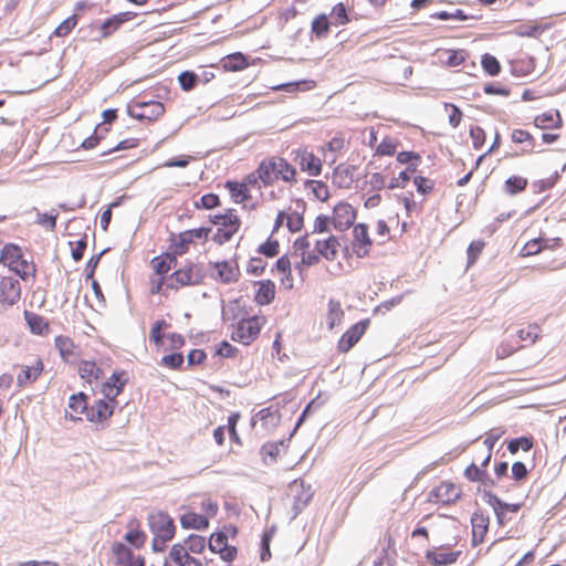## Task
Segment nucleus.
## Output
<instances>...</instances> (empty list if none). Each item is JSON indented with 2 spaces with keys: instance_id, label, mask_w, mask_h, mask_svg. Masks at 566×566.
<instances>
[{
  "instance_id": "48",
  "label": "nucleus",
  "mask_w": 566,
  "mask_h": 566,
  "mask_svg": "<svg viewBox=\"0 0 566 566\" xmlns=\"http://www.w3.org/2000/svg\"><path fill=\"white\" fill-rule=\"evenodd\" d=\"M528 181L525 177L513 175L510 176L504 182L506 193L514 196L526 189Z\"/></svg>"
},
{
  "instance_id": "13",
  "label": "nucleus",
  "mask_w": 566,
  "mask_h": 566,
  "mask_svg": "<svg viewBox=\"0 0 566 566\" xmlns=\"http://www.w3.org/2000/svg\"><path fill=\"white\" fill-rule=\"evenodd\" d=\"M294 161L298 165L303 172L311 177H318L323 170V161L313 151L305 147L297 148L293 151Z\"/></svg>"
},
{
  "instance_id": "50",
  "label": "nucleus",
  "mask_w": 566,
  "mask_h": 566,
  "mask_svg": "<svg viewBox=\"0 0 566 566\" xmlns=\"http://www.w3.org/2000/svg\"><path fill=\"white\" fill-rule=\"evenodd\" d=\"M412 182L416 187V190L419 195L427 197L434 191L436 181L429 177L424 176H413Z\"/></svg>"
},
{
  "instance_id": "10",
  "label": "nucleus",
  "mask_w": 566,
  "mask_h": 566,
  "mask_svg": "<svg viewBox=\"0 0 566 566\" xmlns=\"http://www.w3.org/2000/svg\"><path fill=\"white\" fill-rule=\"evenodd\" d=\"M19 369L17 385L21 388L35 382L44 370V363L40 356H32L27 363L14 366Z\"/></svg>"
},
{
  "instance_id": "63",
  "label": "nucleus",
  "mask_w": 566,
  "mask_h": 566,
  "mask_svg": "<svg viewBox=\"0 0 566 566\" xmlns=\"http://www.w3.org/2000/svg\"><path fill=\"white\" fill-rule=\"evenodd\" d=\"M258 251L268 256V258H274L279 254L280 252V244H279V241L277 240H272L271 238H269L265 242H263Z\"/></svg>"
},
{
  "instance_id": "58",
  "label": "nucleus",
  "mask_w": 566,
  "mask_h": 566,
  "mask_svg": "<svg viewBox=\"0 0 566 566\" xmlns=\"http://www.w3.org/2000/svg\"><path fill=\"white\" fill-rule=\"evenodd\" d=\"M59 213L57 212H50V213H38L36 217V224L41 226L45 230H49L51 232L55 231L56 228V220H57Z\"/></svg>"
},
{
  "instance_id": "41",
  "label": "nucleus",
  "mask_w": 566,
  "mask_h": 566,
  "mask_svg": "<svg viewBox=\"0 0 566 566\" xmlns=\"http://www.w3.org/2000/svg\"><path fill=\"white\" fill-rule=\"evenodd\" d=\"M344 311L342 308L340 302L334 298H331L327 304L326 312V323L329 329H333L335 326L339 325L344 318Z\"/></svg>"
},
{
  "instance_id": "20",
  "label": "nucleus",
  "mask_w": 566,
  "mask_h": 566,
  "mask_svg": "<svg viewBox=\"0 0 566 566\" xmlns=\"http://www.w3.org/2000/svg\"><path fill=\"white\" fill-rule=\"evenodd\" d=\"M460 551H453L449 546H439L427 551L426 559L433 566H448L454 564L460 557Z\"/></svg>"
},
{
  "instance_id": "12",
  "label": "nucleus",
  "mask_w": 566,
  "mask_h": 566,
  "mask_svg": "<svg viewBox=\"0 0 566 566\" xmlns=\"http://www.w3.org/2000/svg\"><path fill=\"white\" fill-rule=\"evenodd\" d=\"M357 218V210L347 201H339L333 207L331 220L337 231H346L354 227Z\"/></svg>"
},
{
  "instance_id": "54",
  "label": "nucleus",
  "mask_w": 566,
  "mask_h": 566,
  "mask_svg": "<svg viewBox=\"0 0 566 566\" xmlns=\"http://www.w3.org/2000/svg\"><path fill=\"white\" fill-rule=\"evenodd\" d=\"M534 446V440L532 437H521L517 439H513L507 443V450L510 453L515 454L520 449L523 451H530Z\"/></svg>"
},
{
  "instance_id": "46",
  "label": "nucleus",
  "mask_w": 566,
  "mask_h": 566,
  "mask_svg": "<svg viewBox=\"0 0 566 566\" xmlns=\"http://www.w3.org/2000/svg\"><path fill=\"white\" fill-rule=\"evenodd\" d=\"M306 189H308L315 199L325 202L331 197L328 186L322 180L311 179L305 182Z\"/></svg>"
},
{
  "instance_id": "44",
  "label": "nucleus",
  "mask_w": 566,
  "mask_h": 566,
  "mask_svg": "<svg viewBox=\"0 0 566 566\" xmlns=\"http://www.w3.org/2000/svg\"><path fill=\"white\" fill-rule=\"evenodd\" d=\"M332 22L325 13L315 17L311 23V32L316 39H324L328 35Z\"/></svg>"
},
{
  "instance_id": "23",
  "label": "nucleus",
  "mask_w": 566,
  "mask_h": 566,
  "mask_svg": "<svg viewBox=\"0 0 566 566\" xmlns=\"http://www.w3.org/2000/svg\"><path fill=\"white\" fill-rule=\"evenodd\" d=\"M490 518L489 515L481 511L474 512L471 517L472 527V544L478 546L484 542L489 531Z\"/></svg>"
},
{
  "instance_id": "47",
  "label": "nucleus",
  "mask_w": 566,
  "mask_h": 566,
  "mask_svg": "<svg viewBox=\"0 0 566 566\" xmlns=\"http://www.w3.org/2000/svg\"><path fill=\"white\" fill-rule=\"evenodd\" d=\"M542 333V328L538 324L533 323L518 329L517 337L525 345H533L537 342Z\"/></svg>"
},
{
  "instance_id": "45",
  "label": "nucleus",
  "mask_w": 566,
  "mask_h": 566,
  "mask_svg": "<svg viewBox=\"0 0 566 566\" xmlns=\"http://www.w3.org/2000/svg\"><path fill=\"white\" fill-rule=\"evenodd\" d=\"M186 551L190 552L192 555H201L205 553L207 548V541L203 536L191 534L189 535L184 543H180Z\"/></svg>"
},
{
  "instance_id": "64",
  "label": "nucleus",
  "mask_w": 566,
  "mask_h": 566,
  "mask_svg": "<svg viewBox=\"0 0 566 566\" xmlns=\"http://www.w3.org/2000/svg\"><path fill=\"white\" fill-rule=\"evenodd\" d=\"M412 180V177L403 169L398 176L389 180V190L403 189Z\"/></svg>"
},
{
  "instance_id": "42",
  "label": "nucleus",
  "mask_w": 566,
  "mask_h": 566,
  "mask_svg": "<svg viewBox=\"0 0 566 566\" xmlns=\"http://www.w3.org/2000/svg\"><path fill=\"white\" fill-rule=\"evenodd\" d=\"M25 321L33 334L36 335H46L50 332L49 322L40 316L39 314L25 312L24 314Z\"/></svg>"
},
{
  "instance_id": "11",
  "label": "nucleus",
  "mask_w": 566,
  "mask_h": 566,
  "mask_svg": "<svg viewBox=\"0 0 566 566\" xmlns=\"http://www.w3.org/2000/svg\"><path fill=\"white\" fill-rule=\"evenodd\" d=\"M462 488L451 481H442L431 490L429 501L441 505L455 504L462 497Z\"/></svg>"
},
{
  "instance_id": "43",
  "label": "nucleus",
  "mask_w": 566,
  "mask_h": 566,
  "mask_svg": "<svg viewBox=\"0 0 566 566\" xmlns=\"http://www.w3.org/2000/svg\"><path fill=\"white\" fill-rule=\"evenodd\" d=\"M400 146V142L397 137L386 136L375 147V156L384 157V156H394L397 155V149Z\"/></svg>"
},
{
  "instance_id": "35",
  "label": "nucleus",
  "mask_w": 566,
  "mask_h": 566,
  "mask_svg": "<svg viewBox=\"0 0 566 566\" xmlns=\"http://www.w3.org/2000/svg\"><path fill=\"white\" fill-rule=\"evenodd\" d=\"M54 346L64 361H70L77 356V346L69 336H56L54 338Z\"/></svg>"
},
{
  "instance_id": "16",
  "label": "nucleus",
  "mask_w": 566,
  "mask_h": 566,
  "mask_svg": "<svg viewBox=\"0 0 566 566\" xmlns=\"http://www.w3.org/2000/svg\"><path fill=\"white\" fill-rule=\"evenodd\" d=\"M116 401L102 398L95 400L92 405L87 403L86 420L93 423H103L114 413Z\"/></svg>"
},
{
  "instance_id": "9",
  "label": "nucleus",
  "mask_w": 566,
  "mask_h": 566,
  "mask_svg": "<svg viewBox=\"0 0 566 566\" xmlns=\"http://www.w3.org/2000/svg\"><path fill=\"white\" fill-rule=\"evenodd\" d=\"M177 263V256L175 253L168 249L167 252L160 253L157 256H154L150 260V268L153 270V274L149 276V293L153 295V283L161 279L165 282V279L170 274V270Z\"/></svg>"
},
{
  "instance_id": "62",
  "label": "nucleus",
  "mask_w": 566,
  "mask_h": 566,
  "mask_svg": "<svg viewBox=\"0 0 566 566\" xmlns=\"http://www.w3.org/2000/svg\"><path fill=\"white\" fill-rule=\"evenodd\" d=\"M511 140L515 144H527L531 147L534 146V137L533 135L521 128L513 129L511 133Z\"/></svg>"
},
{
  "instance_id": "8",
  "label": "nucleus",
  "mask_w": 566,
  "mask_h": 566,
  "mask_svg": "<svg viewBox=\"0 0 566 566\" xmlns=\"http://www.w3.org/2000/svg\"><path fill=\"white\" fill-rule=\"evenodd\" d=\"M210 276L220 284H233L241 277L239 263L235 259L211 262Z\"/></svg>"
},
{
  "instance_id": "19",
  "label": "nucleus",
  "mask_w": 566,
  "mask_h": 566,
  "mask_svg": "<svg viewBox=\"0 0 566 566\" xmlns=\"http://www.w3.org/2000/svg\"><path fill=\"white\" fill-rule=\"evenodd\" d=\"M169 558L177 566H211L212 559H201L195 557L190 552L186 551L180 543L174 544L169 552Z\"/></svg>"
},
{
  "instance_id": "22",
  "label": "nucleus",
  "mask_w": 566,
  "mask_h": 566,
  "mask_svg": "<svg viewBox=\"0 0 566 566\" xmlns=\"http://www.w3.org/2000/svg\"><path fill=\"white\" fill-rule=\"evenodd\" d=\"M127 381L128 378L125 371H114L108 380L103 384L102 392L111 401H116Z\"/></svg>"
},
{
  "instance_id": "32",
  "label": "nucleus",
  "mask_w": 566,
  "mask_h": 566,
  "mask_svg": "<svg viewBox=\"0 0 566 566\" xmlns=\"http://www.w3.org/2000/svg\"><path fill=\"white\" fill-rule=\"evenodd\" d=\"M396 160L400 165H405V170L413 178L418 176V168L422 163V157L419 153L412 150L398 151Z\"/></svg>"
},
{
  "instance_id": "38",
  "label": "nucleus",
  "mask_w": 566,
  "mask_h": 566,
  "mask_svg": "<svg viewBox=\"0 0 566 566\" xmlns=\"http://www.w3.org/2000/svg\"><path fill=\"white\" fill-rule=\"evenodd\" d=\"M438 52L442 63L450 67L463 64L468 57L465 50L441 49Z\"/></svg>"
},
{
  "instance_id": "4",
  "label": "nucleus",
  "mask_w": 566,
  "mask_h": 566,
  "mask_svg": "<svg viewBox=\"0 0 566 566\" xmlns=\"http://www.w3.org/2000/svg\"><path fill=\"white\" fill-rule=\"evenodd\" d=\"M209 222L217 227L212 240L218 245L231 241L242 226L241 218L233 208H228L222 212L209 216Z\"/></svg>"
},
{
  "instance_id": "34",
  "label": "nucleus",
  "mask_w": 566,
  "mask_h": 566,
  "mask_svg": "<svg viewBox=\"0 0 566 566\" xmlns=\"http://www.w3.org/2000/svg\"><path fill=\"white\" fill-rule=\"evenodd\" d=\"M20 284L11 277L0 281V298L9 304H14L20 298Z\"/></svg>"
},
{
  "instance_id": "5",
  "label": "nucleus",
  "mask_w": 566,
  "mask_h": 566,
  "mask_svg": "<svg viewBox=\"0 0 566 566\" xmlns=\"http://www.w3.org/2000/svg\"><path fill=\"white\" fill-rule=\"evenodd\" d=\"M148 526L154 537L151 546L155 552H163L166 544L170 542L176 534L174 520L168 513L158 511L148 515Z\"/></svg>"
},
{
  "instance_id": "60",
  "label": "nucleus",
  "mask_w": 566,
  "mask_h": 566,
  "mask_svg": "<svg viewBox=\"0 0 566 566\" xmlns=\"http://www.w3.org/2000/svg\"><path fill=\"white\" fill-rule=\"evenodd\" d=\"M332 17H333V24L335 25H345L350 22V19L347 14L346 8L344 3L339 2L336 3L332 8Z\"/></svg>"
},
{
  "instance_id": "29",
  "label": "nucleus",
  "mask_w": 566,
  "mask_h": 566,
  "mask_svg": "<svg viewBox=\"0 0 566 566\" xmlns=\"http://www.w3.org/2000/svg\"><path fill=\"white\" fill-rule=\"evenodd\" d=\"M136 17L135 12L126 11L112 15L101 25V36L108 38L116 32L125 22L133 20Z\"/></svg>"
},
{
  "instance_id": "26",
  "label": "nucleus",
  "mask_w": 566,
  "mask_h": 566,
  "mask_svg": "<svg viewBox=\"0 0 566 566\" xmlns=\"http://www.w3.org/2000/svg\"><path fill=\"white\" fill-rule=\"evenodd\" d=\"M533 124L542 130L559 129L563 126V118L558 109H551L536 115Z\"/></svg>"
},
{
  "instance_id": "7",
  "label": "nucleus",
  "mask_w": 566,
  "mask_h": 566,
  "mask_svg": "<svg viewBox=\"0 0 566 566\" xmlns=\"http://www.w3.org/2000/svg\"><path fill=\"white\" fill-rule=\"evenodd\" d=\"M266 318L263 315H253L240 319L231 333V339L242 345H251L260 335Z\"/></svg>"
},
{
  "instance_id": "61",
  "label": "nucleus",
  "mask_w": 566,
  "mask_h": 566,
  "mask_svg": "<svg viewBox=\"0 0 566 566\" xmlns=\"http://www.w3.org/2000/svg\"><path fill=\"white\" fill-rule=\"evenodd\" d=\"M399 202L403 206L407 216H411L413 212L421 211V205H419L412 192L405 193L399 197Z\"/></svg>"
},
{
  "instance_id": "52",
  "label": "nucleus",
  "mask_w": 566,
  "mask_h": 566,
  "mask_svg": "<svg viewBox=\"0 0 566 566\" xmlns=\"http://www.w3.org/2000/svg\"><path fill=\"white\" fill-rule=\"evenodd\" d=\"M286 227L291 232H298L304 226L303 214L289 208L285 210Z\"/></svg>"
},
{
  "instance_id": "3",
  "label": "nucleus",
  "mask_w": 566,
  "mask_h": 566,
  "mask_svg": "<svg viewBox=\"0 0 566 566\" xmlns=\"http://www.w3.org/2000/svg\"><path fill=\"white\" fill-rule=\"evenodd\" d=\"M211 232L212 229L210 227H200L178 233H170L168 238V249L171 250L177 258L185 255L192 248L205 245Z\"/></svg>"
},
{
  "instance_id": "21",
  "label": "nucleus",
  "mask_w": 566,
  "mask_h": 566,
  "mask_svg": "<svg viewBox=\"0 0 566 566\" xmlns=\"http://www.w3.org/2000/svg\"><path fill=\"white\" fill-rule=\"evenodd\" d=\"M478 459H481V464L478 465L475 462L470 463L463 471V476L469 482L480 483L482 485L493 486L494 481L490 478L488 472L489 465H483V457L476 455Z\"/></svg>"
},
{
  "instance_id": "40",
  "label": "nucleus",
  "mask_w": 566,
  "mask_h": 566,
  "mask_svg": "<svg viewBox=\"0 0 566 566\" xmlns=\"http://www.w3.org/2000/svg\"><path fill=\"white\" fill-rule=\"evenodd\" d=\"M333 182L339 187L348 189L354 182L353 169L346 165H338L333 171Z\"/></svg>"
},
{
  "instance_id": "57",
  "label": "nucleus",
  "mask_w": 566,
  "mask_h": 566,
  "mask_svg": "<svg viewBox=\"0 0 566 566\" xmlns=\"http://www.w3.org/2000/svg\"><path fill=\"white\" fill-rule=\"evenodd\" d=\"M168 327V323L165 319L156 321L150 329L149 338L157 346L163 345L164 334L163 331Z\"/></svg>"
},
{
  "instance_id": "51",
  "label": "nucleus",
  "mask_w": 566,
  "mask_h": 566,
  "mask_svg": "<svg viewBox=\"0 0 566 566\" xmlns=\"http://www.w3.org/2000/svg\"><path fill=\"white\" fill-rule=\"evenodd\" d=\"M481 65L484 72L490 76H496L501 72V64L499 60L490 53L482 55Z\"/></svg>"
},
{
  "instance_id": "31",
  "label": "nucleus",
  "mask_w": 566,
  "mask_h": 566,
  "mask_svg": "<svg viewBox=\"0 0 566 566\" xmlns=\"http://www.w3.org/2000/svg\"><path fill=\"white\" fill-rule=\"evenodd\" d=\"M506 430L503 427H495L485 432L484 446L485 449L481 452L483 457V465H489L492 459L493 448L496 442L505 434Z\"/></svg>"
},
{
  "instance_id": "30",
  "label": "nucleus",
  "mask_w": 566,
  "mask_h": 566,
  "mask_svg": "<svg viewBox=\"0 0 566 566\" xmlns=\"http://www.w3.org/2000/svg\"><path fill=\"white\" fill-rule=\"evenodd\" d=\"M209 518L203 514L196 513L192 510H186L180 516V525L185 530L203 531L209 527Z\"/></svg>"
},
{
  "instance_id": "17",
  "label": "nucleus",
  "mask_w": 566,
  "mask_h": 566,
  "mask_svg": "<svg viewBox=\"0 0 566 566\" xmlns=\"http://www.w3.org/2000/svg\"><path fill=\"white\" fill-rule=\"evenodd\" d=\"M165 113V106L161 102L149 101V102H135L130 116L137 119H147L155 122L161 117Z\"/></svg>"
},
{
  "instance_id": "25",
  "label": "nucleus",
  "mask_w": 566,
  "mask_h": 566,
  "mask_svg": "<svg viewBox=\"0 0 566 566\" xmlns=\"http://www.w3.org/2000/svg\"><path fill=\"white\" fill-rule=\"evenodd\" d=\"M87 403V396L84 392L72 395L67 402L70 419L73 421H82L83 417L86 418Z\"/></svg>"
},
{
  "instance_id": "56",
  "label": "nucleus",
  "mask_w": 566,
  "mask_h": 566,
  "mask_svg": "<svg viewBox=\"0 0 566 566\" xmlns=\"http://www.w3.org/2000/svg\"><path fill=\"white\" fill-rule=\"evenodd\" d=\"M367 185L376 191H380L384 189L389 190V181L381 172H371L367 176Z\"/></svg>"
},
{
  "instance_id": "6",
  "label": "nucleus",
  "mask_w": 566,
  "mask_h": 566,
  "mask_svg": "<svg viewBox=\"0 0 566 566\" xmlns=\"http://www.w3.org/2000/svg\"><path fill=\"white\" fill-rule=\"evenodd\" d=\"M0 263L8 266L22 280L34 277L35 275L34 264L24 259L22 250L15 244H7L2 249L0 254Z\"/></svg>"
},
{
  "instance_id": "27",
  "label": "nucleus",
  "mask_w": 566,
  "mask_h": 566,
  "mask_svg": "<svg viewBox=\"0 0 566 566\" xmlns=\"http://www.w3.org/2000/svg\"><path fill=\"white\" fill-rule=\"evenodd\" d=\"M339 249L340 242L335 235H329L326 239L317 240L315 243V251L319 256L326 259L327 261L336 260Z\"/></svg>"
},
{
  "instance_id": "33",
  "label": "nucleus",
  "mask_w": 566,
  "mask_h": 566,
  "mask_svg": "<svg viewBox=\"0 0 566 566\" xmlns=\"http://www.w3.org/2000/svg\"><path fill=\"white\" fill-rule=\"evenodd\" d=\"M78 375L87 384H97L104 376L103 370L93 360H83L78 364Z\"/></svg>"
},
{
  "instance_id": "55",
  "label": "nucleus",
  "mask_w": 566,
  "mask_h": 566,
  "mask_svg": "<svg viewBox=\"0 0 566 566\" xmlns=\"http://www.w3.org/2000/svg\"><path fill=\"white\" fill-rule=\"evenodd\" d=\"M77 24V15L73 14L62 21L53 31V34L57 38H64L69 35Z\"/></svg>"
},
{
  "instance_id": "49",
  "label": "nucleus",
  "mask_w": 566,
  "mask_h": 566,
  "mask_svg": "<svg viewBox=\"0 0 566 566\" xmlns=\"http://www.w3.org/2000/svg\"><path fill=\"white\" fill-rule=\"evenodd\" d=\"M223 67L227 71H241L248 66L245 56L242 53H233L223 59Z\"/></svg>"
},
{
  "instance_id": "1",
  "label": "nucleus",
  "mask_w": 566,
  "mask_h": 566,
  "mask_svg": "<svg viewBox=\"0 0 566 566\" xmlns=\"http://www.w3.org/2000/svg\"><path fill=\"white\" fill-rule=\"evenodd\" d=\"M205 280V273L200 264L186 262L165 279L153 283V295L168 296L169 292H177L180 289L199 285Z\"/></svg>"
},
{
  "instance_id": "36",
  "label": "nucleus",
  "mask_w": 566,
  "mask_h": 566,
  "mask_svg": "<svg viewBox=\"0 0 566 566\" xmlns=\"http://www.w3.org/2000/svg\"><path fill=\"white\" fill-rule=\"evenodd\" d=\"M224 187L229 191L230 198L234 203H245L252 199L251 192L245 187V184L227 180Z\"/></svg>"
},
{
  "instance_id": "39",
  "label": "nucleus",
  "mask_w": 566,
  "mask_h": 566,
  "mask_svg": "<svg viewBox=\"0 0 566 566\" xmlns=\"http://www.w3.org/2000/svg\"><path fill=\"white\" fill-rule=\"evenodd\" d=\"M489 504L494 509L499 523L503 524V520L507 512L516 513L521 509V504H509L502 502L496 495L489 493Z\"/></svg>"
},
{
  "instance_id": "28",
  "label": "nucleus",
  "mask_w": 566,
  "mask_h": 566,
  "mask_svg": "<svg viewBox=\"0 0 566 566\" xmlns=\"http://www.w3.org/2000/svg\"><path fill=\"white\" fill-rule=\"evenodd\" d=\"M256 286L255 293H254V302L260 305H269L271 304L275 298V283L271 280H262L258 281L254 284Z\"/></svg>"
},
{
  "instance_id": "24",
  "label": "nucleus",
  "mask_w": 566,
  "mask_h": 566,
  "mask_svg": "<svg viewBox=\"0 0 566 566\" xmlns=\"http://www.w3.org/2000/svg\"><path fill=\"white\" fill-rule=\"evenodd\" d=\"M127 532L124 536L125 541L134 548H143L147 542V534L142 528V523L136 517H132L127 522Z\"/></svg>"
},
{
  "instance_id": "53",
  "label": "nucleus",
  "mask_w": 566,
  "mask_h": 566,
  "mask_svg": "<svg viewBox=\"0 0 566 566\" xmlns=\"http://www.w3.org/2000/svg\"><path fill=\"white\" fill-rule=\"evenodd\" d=\"M524 346L525 345H518L514 339H504L496 348V357L504 359Z\"/></svg>"
},
{
  "instance_id": "15",
  "label": "nucleus",
  "mask_w": 566,
  "mask_h": 566,
  "mask_svg": "<svg viewBox=\"0 0 566 566\" xmlns=\"http://www.w3.org/2000/svg\"><path fill=\"white\" fill-rule=\"evenodd\" d=\"M352 250L357 258H365L369 254L373 240L369 235L366 223H357L353 227Z\"/></svg>"
},
{
  "instance_id": "2",
  "label": "nucleus",
  "mask_w": 566,
  "mask_h": 566,
  "mask_svg": "<svg viewBox=\"0 0 566 566\" xmlns=\"http://www.w3.org/2000/svg\"><path fill=\"white\" fill-rule=\"evenodd\" d=\"M260 181L264 187L273 186L279 181L294 186L297 184V170L281 156H271L263 159L258 166Z\"/></svg>"
},
{
  "instance_id": "59",
  "label": "nucleus",
  "mask_w": 566,
  "mask_h": 566,
  "mask_svg": "<svg viewBox=\"0 0 566 566\" xmlns=\"http://www.w3.org/2000/svg\"><path fill=\"white\" fill-rule=\"evenodd\" d=\"M220 205H221V201H220L219 196L216 193H212V192L203 195L199 201L195 202V207L197 209H206V210L214 209V208L219 207Z\"/></svg>"
},
{
  "instance_id": "18",
  "label": "nucleus",
  "mask_w": 566,
  "mask_h": 566,
  "mask_svg": "<svg viewBox=\"0 0 566 566\" xmlns=\"http://www.w3.org/2000/svg\"><path fill=\"white\" fill-rule=\"evenodd\" d=\"M112 554L118 566H145V559L139 554H135L130 547L120 542L112 545Z\"/></svg>"
},
{
  "instance_id": "14",
  "label": "nucleus",
  "mask_w": 566,
  "mask_h": 566,
  "mask_svg": "<svg viewBox=\"0 0 566 566\" xmlns=\"http://www.w3.org/2000/svg\"><path fill=\"white\" fill-rule=\"evenodd\" d=\"M370 321L363 319L350 326L338 339L337 352L342 354L348 353L366 333Z\"/></svg>"
},
{
  "instance_id": "37",
  "label": "nucleus",
  "mask_w": 566,
  "mask_h": 566,
  "mask_svg": "<svg viewBox=\"0 0 566 566\" xmlns=\"http://www.w3.org/2000/svg\"><path fill=\"white\" fill-rule=\"evenodd\" d=\"M535 60L526 54L515 57L511 61V70L515 76L531 75L535 70Z\"/></svg>"
}]
</instances>
